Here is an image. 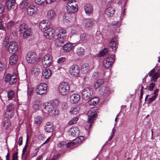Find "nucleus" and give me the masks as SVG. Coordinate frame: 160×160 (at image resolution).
<instances>
[{
  "label": "nucleus",
  "instance_id": "1",
  "mask_svg": "<svg viewBox=\"0 0 160 160\" xmlns=\"http://www.w3.org/2000/svg\"><path fill=\"white\" fill-rule=\"evenodd\" d=\"M50 24L48 21H42L40 23L39 28L43 32L44 36L46 38L51 39L54 36V31L50 28Z\"/></svg>",
  "mask_w": 160,
  "mask_h": 160
},
{
  "label": "nucleus",
  "instance_id": "2",
  "mask_svg": "<svg viewBox=\"0 0 160 160\" xmlns=\"http://www.w3.org/2000/svg\"><path fill=\"white\" fill-rule=\"evenodd\" d=\"M58 90L60 94L62 95H65L69 92V85L68 82H62L59 85Z\"/></svg>",
  "mask_w": 160,
  "mask_h": 160
},
{
  "label": "nucleus",
  "instance_id": "3",
  "mask_svg": "<svg viewBox=\"0 0 160 160\" xmlns=\"http://www.w3.org/2000/svg\"><path fill=\"white\" fill-rule=\"evenodd\" d=\"M98 110L95 107L91 108L88 111L87 115L88 117V122L92 123L95 119V118L97 115Z\"/></svg>",
  "mask_w": 160,
  "mask_h": 160
},
{
  "label": "nucleus",
  "instance_id": "4",
  "mask_svg": "<svg viewBox=\"0 0 160 160\" xmlns=\"http://www.w3.org/2000/svg\"><path fill=\"white\" fill-rule=\"evenodd\" d=\"M81 93L82 98L88 100L92 97L93 92L91 88H86L82 90Z\"/></svg>",
  "mask_w": 160,
  "mask_h": 160
},
{
  "label": "nucleus",
  "instance_id": "5",
  "mask_svg": "<svg viewBox=\"0 0 160 160\" xmlns=\"http://www.w3.org/2000/svg\"><path fill=\"white\" fill-rule=\"evenodd\" d=\"M47 84L42 83L38 85L36 88L37 94L40 95H42L46 94L47 88Z\"/></svg>",
  "mask_w": 160,
  "mask_h": 160
},
{
  "label": "nucleus",
  "instance_id": "6",
  "mask_svg": "<svg viewBox=\"0 0 160 160\" xmlns=\"http://www.w3.org/2000/svg\"><path fill=\"white\" fill-rule=\"evenodd\" d=\"M42 64L46 68L50 66L52 62V57L49 54L45 55L42 59Z\"/></svg>",
  "mask_w": 160,
  "mask_h": 160
},
{
  "label": "nucleus",
  "instance_id": "7",
  "mask_svg": "<svg viewBox=\"0 0 160 160\" xmlns=\"http://www.w3.org/2000/svg\"><path fill=\"white\" fill-rule=\"evenodd\" d=\"M5 80L7 82H9L10 85L14 84L17 81L16 74L14 73L12 75L9 73L7 74L6 76Z\"/></svg>",
  "mask_w": 160,
  "mask_h": 160
},
{
  "label": "nucleus",
  "instance_id": "8",
  "mask_svg": "<svg viewBox=\"0 0 160 160\" xmlns=\"http://www.w3.org/2000/svg\"><path fill=\"white\" fill-rule=\"evenodd\" d=\"M37 56L36 53L32 52H28L27 54L26 58L28 63H33L36 61Z\"/></svg>",
  "mask_w": 160,
  "mask_h": 160
},
{
  "label": "nucleus",
  "instance_id": "9",
  "mask_svg": "<svg viewBox=\"0 0 160 160\" xmlns=\"http://www.w3.org/2000/svg\"><path fill=\"white\" fill-rule=\"evenodd\" d=\"M80 68L76 64H73L69 68V72L70 74L73 77H76L79 74Z\"/></svg>",
  "mask_w": 160,
  "mask_h": 160
},
{
  "label": "nucleus",
  "instance_id": "10",
  "mask_svg": "<svg viewBox=\"0 0 160 160\" xmlns=\"http://www.w3.org/2000/svg\"><path fill=\"white\" fill-rule=\"evenodd\" d=\"M115 60L112 58L109 57L104 59L103 62V65L104 68L109 69L112 67Z\"/></svg>",
  "mask_w": 160,
  "mask_h": 160
},
{
  "label": "nucleus",
  "instance_id": "11",
  "mask_svg": "<svg viewBox=\"0 0 160 160\" xmlns=\"http://www.w3.org/2000/svg\"><path fill=\"white\" fill-rule=\"evenodd\" d=\"M73 145L72 142H61L58 143L57 145V148L61 151L66 150L68 148L70 147Z\"/></svg>",
  "mask_w": 160,
  "mask_h": 160
},
{
  "label": "nucleus",
  "instance_id": "12",
  "mask_svg": "<svg viewBox=\"0 0 160 160\" xmlns=\"http://www.w3.org/2000/svg\"><path fill=\"white\" fill-rule=\"evenodd\" d=\"M116 38H114L111 39L108 45V49L110 51H113L115 53L116 49Z\"/></svg>",
  "mask_w": 160,
  "mask_h": 160
},
{
  "label": "nucleus",
  "instance_id": "13",
  "mask_svg": "<svg viewBox=\"0 0 160 160\" xmlns=\"http://www.w3.org/2000/svg\"><path fill=\"white\" fill-rule=\"evenodd\" d=\"M18 49L17 43L15 42H10L8 48V52L11 53H14Z\"/></svg>",
  "mask_w": 160,
  "mask_h": 160
},
{
  "label": "nucleus",
  "instance_id": "14",
  "mask_svg": "<svg viewBox=\"0 0 160 160\" xmlns=\"http://www.w3.org/2000/svg\"><path fill=\"white\" fill-rule=\"evenodd\" d=\"M68 132L69 134L73 137H77L79 135V130L77 127L71 128Z\"/></svg>",
  "mask_w": 160,
  "mask_h": 160
},
{
  "label": "nucleus",
  "instance_id": "15",
  "mask_svg": "<svg viewBox=\"0 0 160 160\" xmlns=\"http://www.w3.org/2000/svg\"><path fill=\"white\" fill-rule=\"evenodd\" d=\"M70 101L72 103H76L78 102L80 99V96L77 93L71 95L69 97Z\"/></svg>",
  "mask_w": 160,
  "mask_h": 160
},
{
  "label": "nucleus",
  "instance_id": "16",
  "mask_svg": "<svg viewBox=\"0 0 160 160\" xmlns=\"http://www.w3.org/2000/svg\"><path fill=\"white\" fill-rule=\"evenodd\" d=\"M45 112L49 114L53 109V106L51 102H45L43 105Z\"/></svg>",
  "mask_w": 160,
  "mask_h": 160
},
{
  "label": "nucleus",
  "instance_id": "17",
  "mask_svg": "<svg viewBox=\"0 0 160 160\" xmlns=\"http://www.w3.org/2000/svg\"><path fill=\"white\" fill-rule=\"evenodd\" d=\"M66 9L68 13H74L78 10V7H74L71 5L70 3H68L66 6Z\"/></svg>",
  "mask_w": 160,
  "mask_h": 160
},
{
  "label": "nucleus",
  "instance_id": "18",
  "mask_svg": "<svg viewBox=\"0 0 160 160\" xmlns=\"http://www.w3.org/2000/svg\"><path fill=\"white\" fill-rule=\"evenodd\" d=\"M67 33L66 30L65 29H62L58 31V32L56 35L57 37L63 39L66 41Z\"/></svg>",
  "mask_w": 160,
  "mask_h": 160
},
{
  "label": "nucleus",
  "instance_id": "19",
  "mask_svg": "<svg viewBox=\"0 0 160 160\" xmlns=\"http://www.w3.org/2000/svg\"><path fill=\"white\" fill-rule=\"evenodd\" d=\"M16 4V0H7L6 6L8 10L13 9Z\"/></svg>",
  "mask_w": 160,
  "mask_h": 160
},
{
  "label": "nucleus",
  "instance_id": "20",
  "mask_svg": "<svg viewBox=\"0 0 160 160\" xmlns=\"http://www.w3.org/2000/svg\"><path fill=\"white\" fill-rule=\"evenodd\" d=\"M84 9L86 13L88 15H90L93 12V9L91 4H86L84 7Z\"/></svg>",
  "mask_w": 160,
  "mask_h": 160
},
{
  "label": "nucleus",
  "instance_id": "21",
  "mask_svg": "<svg viewBox=\"0 0 160 160\" xmlns=\"http://www.w3.org/2000/svg\"><path fill=\"white\" fill-rule=\"evenodd\" d=\"M92 69V67L87 63L83 64L81 67V70L84 73L88 72Z\"/></svg>",
  "mask_w": 160,
  "mask_h": 160
},
{
  "label": "nucleus",
  "instance_id": "22",
  "mask_svg": "<svg viewBox=\"0 0 160 160\" xmlns=\"http://www.w3.org/2000/svg\"><path fill=\"white\" fill-rule=\"evenodd\" d=\"M56 16V13L54 10L51 9L48 11L47 14V18L49 20H52Z\"/></svg>",
  "mask_w": 160,
  "mask_h": 160
},
{
  "label": "nucleus",
  "instance_id": "23",
  "mask_svg": "<svg viewBox=\"0 0 160 160\" xmlns=\"http://www.w3.org/2000/svg\"><path fill=\"white\" fill-rule=\"evenodd\" d=\"M44 129L46 132H52L53 129V126L51 122H47L44 127Z\"/></svg>",
  "mask_w": 160,
  "mask_h": 160
},
{
  "label": "nucleus",
  "instance_id": "24",
  "mask_svg": "<svg viewBox=\"0 0 160 160\" xmlns=\"http://www.w3.org/2000/svg\"><path fill=\"white\" fill-rule=\"evenodd\" d=\"M37 10V8L34 6H30L27 9L28 14L30 16H32L35 14Z\"/></svg>",
  "mask_w": 160,
  "mask_h": 160
},
{
  "label": "nucleus",
  "instance_id": "25",
  "mask_svg": "<svg viewBox=\"0 0 160 160\" xmlns=\"http://www.w3.org/2000/svg\"><path fill=\"white\" fill-rule=\"evenodd\" d=\"M52 72L49 69H45L42 72V76L44 78H48L51 75Z\"/></svg>",
  "mask_w": 160,
  "mask_h": 160
},
{
  "label": "nucleus",
  "instance_id": "26",
  "mask_svg": "<svg viewBox=\"0 0 160 160\" xmlns=\"http://www.w3.org/2000/svg\"><path fill=\"white\" fill-rule=\"evenodd\" d=\"M73 48L72 44L71 43L65 44L62 47V50L65 52H69Z\"/></svg>",
  "mask_w": 160,
  "mask_h": 160
},
{
  "label": "nucleus",
  "instance_id": "27",
  "mask_svg": "<svg viewBox=\"0 0 160 160\" xmlns=\"http://www.w3.org/2000/svg\"><path fill=\"white\" fill-rule=\"evenodd\" d=\"M18 60V56L16 54H13L9 58V63L11 65H14L16 63Z\"/></svg>",
  "mask_w": 160,
  "mask_h": 160
},
{
  "label": "nucleus",
  "instance_id": "28",
  "mask_svg": "<svg viewBox=\"0 0 160 160\" xmlns=\"http://www.w3.org/2000/svg\"><path fill=\"white\" fill-rule=\"evenodd\" d=\"M108 55H111L110 51L107 48H105L99 53L98 56L101 57Z\"/></svg>",
  "mask_w": 160,
  "mask_h": 160
},
{
  "label": "nucleus",
  "instance_id": "29",
  "mask_svg": "<svg viewBox=\"0 0 160 160\" xmlns=\"http://www.w3.org/2000/svg\"><path fill=\"white\" fill-rule=\"evenodd\" d=\"M66 41L63 39L58 37V38L55 40L54 43L56 46L59 47L62 45Z\"/></svg>",
  "mask_w": 160,
  "mask_h": 160
},
{
  "label": "nucleus",
  "instance_id": "30",
  "mask_svg": "<svg viewBox=\"0 0 160 160\" xmlns=\"http://www.w3.org/2000/svg\"><path fill=\"white\" fill-rule=\"evenodd\" d=\"M23 32V36L24 38L27 39L29 38L32 35L31 29L30 28L27 29Z\"/></svg>",
  "mask_w": 160,
  "mask_h": 160
},
{
  "label": "nucleus",
  "instance_id": "31",
  "mask_svg": "<svg viewBox=\"0 0 160 160\" xmlns=\"http://www.w3.org/2000/svg\"><path fill=\"white\" fill-rule=\"evenodd\" d=\"M42 117L40 116H37L35 117L34 118V123L37 125H39L42 122Z\"/></svg>",
  "mask_w": 160,
  "mask_h": 160
},
{
  "label": "nucleus",
  "instance_id": "32",
  "mask_svg": "<svg viewBox=\"0 0 160 160\" xmlns=\"http://www.w3.org/2000/svg\"><path fill=\"white\" fill-rule=\"evenodd\" d=\"M115 12L114 9L112 7L108 8L106 11V14L108 17H111L113 16Z\"/></svg>",
  "mask_w": 160,
  "mask_h": 160
},
{
  "label": "nucleus",
  "instance_id": "33",
  "mask_svg": "<svg viewBox=\"0 0 160 160\" xmlns=\"http://www.w3.org/2000/svg\"><path fill=\"white\" fill-rule=\"evenodd\" d=\"M109 89L105 86H102L99 89V92L101 94H106L109 92Z\"/></svg>",
  "mask_w": 160,
  "mask_h": 160
},
{
  "label": "nucleus",
  "instance_id": "34",
  "mask_svg": "<svg viewBox=\"0 0 160 160\" xmlns=\"http://www.w3.org/2000/svg\"><path fill=\"white\" fill-rule=\"evenodd\" d=\"M99 102L98 98L95 97L91 99L88 102L89 104L90 105H95L98 104Z\"/></svg>",
  "mask_w": 160,
  "mask_h": 160
},
{
  "label": "nucleus",
  "instance_id": "35",
  "mask_svg": "<svg viewBox=\"0 0 160 160\" xmlns=\"http://www.w3.org/2000/svg\"><path fill=\"white\" fill-rule=\"evenodd\" d=\"M29 28L28 27L27 25L25 23H23L20 24L18 27L19 31L21 33H22L25 31L27 29Z\"/></svg>",
  "mask_w": 160,
  "mask_h": 160
},
{
  "label": "nucleus",
  "instance_id": "36",
  "mask_svg": "<svg viewBox=\"0 0 160 160\" xmlns=\"http://www.w3.org/2000/svg\"><path fill=\"white\" fill-rule=\"evenodd\" d=\"M104 82V80L103 79H99L95 82L94 85V88L95 89L98 88L101 85H102Z\"/></svg>",
  "mask_w": 160,
  "mask_h": 160
},
{
  "label": "nucleus",
  "instance_id": "37",
  "mask_svg": "<svg viewBox=\"0 0 160 160\" xmlns=\"http://www.w3.org/2000/svg\"><path fill=\"white\" fill-rule=\"evenodd\" d=\"M93 24L92 20L91 19H87L84 21V25L86 27H91Z\"/></svg>",
  "mask_w": 160,
  "mask_h": 160
},
{
  "label": "nucleus",
  "instance_id": "38",
  "mask_svg": "<svg viewBox=\"0 0 160 160\" xmlns=\"http://www.w3.org/2000/svg\"><path fill=\"white\" fill-rule=\"evenodd\" d=\"M77 54L79 56H82L84 53V49L82 47H78L77 48Z\"/></svg>",
  "mask_w": 160,
  "mask_h": 160
},
{
  "label": "nucleus",
  "instance_id": "39",
  "mask_svg": "<svg viewBox=\"0 0 160 160\" xmlns=\"http://www.w3.org/2000/svg\"><path fill=\"white\" fill-rule=\"evenodd\" d=\"M79 109L78 107L76 106H74L71 108L70 112L71 114H76L78 112Z\"/></svg>",
  "mask_w": 160,
  "mask_h": 160
},
{
  "label": "nucleus",
  "instance_id": "40",
  "mask_svg": "<svg viewBox=\"0 0 160 160\" xmlns=\"http://www.w3.org/2000/svg\"><path fill=\"white\" fill-rule=\"evenodd\" d=\"M28 4V0H24L20 3L19 5V7L21 9H23L26 8Z\"/></svg>",
  "mask_w": 160,
  "mask_h": 160
},
{
  "label": "nucleus",
  "instance_id": "41",
  "mask_svg": "<svg viewBox=\"0 0 160 160\" xmlns=\"http://www.w3.org/2000/svg\"><path fill=\"white\" fill-rule=\"evenodd\" d=\"M40 73V70L39 69L34 68L32 70V74L34 76H36Z\"/></svg>",
  "mask_w": 160,
  "mask_h": 160
},
{
  "label": "nucleus",
  "instance_id": "42",
  "mask_svg": "<svg viewBox=\"0 0 160 160\" xmlns=\"http://www.w3.org/2000/svg\"><path fill=\"white\" fill-rule=\"evenodd\" d=\"M84 137L83 136H80L75 138L74 141V143H77L78 144H80L84 140Z\"/></svg>",
  "mask_w": 160,
  "mask_h": 160
},
{
  "label": "nucleus",
  "instance_id": "43",
  "mask_svg": "<svg viewBox=\"0 0 160 160\" xmlns=\"http://www.w3.org/2000/svg\"><path fill=\"white\" fill-rule=\"evenodd\" d=\"M14 114V112H11L10 111H8L6 110V111L5 114V116L7 118H8V119H10L12 118Z\"/></svg>",
  "mask_w": 160,
  "mask_h": 160
},
{
  "label": "nucleus",
  "instance_id": "44",
  "mask_svg": "<svg viewBox=\"0 0 160 160\" xmlns=\"http://www.w3.org/2000/svg\"><path fill=\"white\" fill-rule=\"evenodd\" d=\"M40 103L39 102L36 101L34 102L33 105V108L36 111L38 110L40 107Z\"/></svg>",
  "mask_w": 160,
  "mask_h": 160
},
{
  "label": "nucleus",
  "instance_id": "45",
  "mask_svg": "<svg viewBox=\"0 0 160 160\" xmlns=\"http://www.w3.org/2000/svg\"><path fill=\"white\" fill-rule=\"evenodd\" d=\"M67 59V58L65 57H60L58 59L57 63L59 65H62L64 62L66 61Z\"/></svg>",
  "mask_w": 160,
  "mask_h": 160
},
{
  "label": "nucleus",
  "instance_id": "46",
  "mask_svg": "<svg viewBox=\"0 0 160 160\" xmlns=\"http://www.w3.org/2000/svg\"><path fill=\"white\" fill-rule=\"evenodd\" d=\"M14 105L12 103H9L7 106L6 110L8 111H10L11 112H14L13 108Z\"/></svg>",
  "mask_w": 160,
  "mask_h": 160
},
{
  "label": "nucleus",
  "instance_id": "47",
  "mask_svg": "<svg viewBox=\"0 0 160 160\" xmlns=\"http://www.w3.org/2000/svg\"><path fill=\"white\" fill-rule=\"evenodd\" d=\"M14 22L13 21H10L9 22L6 24V26L7 29L8 30H10L14 25Z\"/></svg>",
  "mask_w": 160,
  "mask_h": 160
},
{
  "label": "nucleus",
  "instance_id": "48",
  "mask_svg": "<svg viewBox=\"0 0 160 160\" xmlns=\"http://www.w3.org/2000/svg\"><path fill=\"white\" fill-rule=\"evenodd\" d=\"M14 92L13 90H10L8 92V97L10 99H12L14 98Z\"/></svg>",
  "mask_w": 160,
  "mask_h": 160
},
{
  "label": "nucleus",
  "instance_id": "49",
  "mask_svg": "<svg viewBox=\"0 0 160 160\" xmlns=\"http://www.w3.org/2000/svg\"><path fill=\"white\" fill-rule=\"evenodd\" d=\"M28 136H27L26 142L25 145L22 151V156H23L25 154V152H26L27 147L28 146Z\"/></svg>",
  "mask_w": 160,
  "mask_h": 160
},
{
  "label": "nucleus",
  "instance_id": "50",
  "mask_svg": "<svg viewBox=\"0 0 160 160\" xmlns=\"http://www.w3.org/2000/svg\"><path fill=\"white\" fill-rule=\"evenodd\" d=\"M59 113V111L58 109L53 108V109L49 113L51 115H55L58 114Z\"/></svg>",
  "mask_w": 160,
  "mask_h": 160
},
{
  "label": "nucleus",
  "instance_id": "51",
  "mask_svg": "<svg viewBox=\"0 0 160 160\" xmlns=\"http://www.w3.org/2000/svg\"><path fill=\"white\" fill-rule=\"evenodd\" d=\"M11 126L10 122L8 120L5 121L3 123V126L6 129H8Z\"/></svg>",
  "mask_w": 160,
  "mask_h": 160
},
{
  "label": "nucleus",
  "instance_id": "52",
  "mask_svg": "<svg viewBox=\"0 0 160 160\" xmlns=\"http://www.w3.org/2000/svg\"><path fill=\"white\" fill-rule=\"evenodd\" d=\"M78 117H75L74 118L70 120L68 123L70 125H72V124L75 123L78 120Z\"/></svg>",
  "mask_w": 160,
  "mask_h": 160
},
{
  "label": "nucleus",
  "instance_id": "53",
  "mask_svg": "<svg viewBox=\"0 0 160 160\" xmlns=\"http://www.w3.org/2000/svg\"><path fill=\"white\" fill-rule=\"evenodd\" d=\"M159 77V76H158V73H155L152 76L151 81L156 82V80Z\"/></svg>",
  "mask_w": 160,
  "mask_h": 160
},
{
  "label": "nucleus",
  "instance_id": "54",
  "mask_svg": "<svg viewBox=\"0 0 160 160\" xmlns=\"http://www.w3.org/2000/svg\"><path fill=\"white\" fill-rule=\"evenodd\" d=\"M6 67V65L3 62L0 61V71L4 70Z\"/></svg>",
  "mask_w": 160,
  "mask_h": 160
},
{
  "label": "nucleus",
  "instance_id": "55",
  "mask_svg": "<svg viewBox=\"0 0 160 160\" xmlns=\"http://www.w3.org/2000/svg\"><path fill=\"white\" fill-rule=\"evenodd\" d=\"M9 38L8 37H6L3 40V46L6 47L8 44H9Z\"/></svg>",
  "mask_w": 160,
  "mask_h": 160
},
{
  "label": "nucleus",
  "instance_id": "56",
  "mask_svg": "<svg viewBox=\"0 0 160 160\" xmlns=\"http://www.w3.org/2000/svg\"><path fill=\"white\" fill-rule=\"evenodd\" d=\"M157 98L155 96H153L152 97L149 98L148 100V102L149 104H150L153 102Z\"/></svg>",
  "mask_w": 160,
  "mask_h": 160
},
{
  "label": "nucleus",
  "instance_id": "57",
  "mask_svg": "<svg viewBox=\"0 0 160 160\" xmlns=\"http://www.w3.org/2000/svg\"><path fill=\"white\" fill-rule=\"evenodd\" d=\"M46 0H35V2L38 5H41L45 3Z\"/></svg>",
  "mask_w": 160,
  "mask_h": 160
},
{
  "label": "nucleus",
  "instance_id": "58",
  "mask_svg": "<svg viewBox=\"0 0 160 160\" xmlns=\"http://www.w3.org/2000/svg\"><path fill=\"white\" fill-rule=\"evenodd\" d=\"M155 83L154 82L151 83L150 85L148 87L149 90L151 91H152L153 88L155 86Z\"/></svg>",
  "mask_w": 160,
  "mask_h": 160
},
{
  "label": "nucleus",
  "instance_id": "59",
  "mask_svg": "<svg viewBox=\"0 0 160 160\" xmlns=\"http://www.w3.org/2000/svg\"><path fill=\"white\" fill-rule=\"evenodd\" d=\"M88 36V35H87L85 34H82L80 36V38L82 41H84L87 39Z\"/></svg>",
  "mask_w": 160,
  "mask_h": 160
},
{
  "label": "nucleus",
  "instance_id": "60",
  "mask_svg": "<svg viewBox=\"0 0 160 160\" xmlns=\"http://www.w3.org/2000/svg\"><path fill=\"white\" fill-rule=\"evenodd\" d=\"M18 152L14 153L12 154V160H18Z\"/></svg>",
  "mask_w": 160,
  "mask_h": 160
},
{
  "label": "nucleus",
  "instance_id": "61",
  "mask_svg": "<svg viewBox=\"0 0 160 160\" xmlns=\"http://www.w3.org/2000/svg\"><path fill=\"white\" fill-rule=\"evenodd\" d=\"M68 3H70L71 5L74 7L77 6L76 4V2L75 0H70L68 2Z\"/></svg>",
  "mask_w": 160,
  "mask_h": 160
},
{
  "label": "nucleus",
  "instance_id": "62",
  "mask_svg": "<svg viewBox=\"0 0 160 160\" xmlns=\"http://www.w3.org/2000/svg\"><path fill=\"white\" fill-rule=\"evenodd\" d=\"M159 91V89H157L154 91L153 94L154 95V96H155L156 98L158 97Z\"/></svg>",
  "mask_w": 160,
  "mask_h": 160
},
{
  "label": "nucleus",
  "instance_id": "63",
  "mask_svg": "<svg viewBox=\"0 0 160 160\" xmlns=\"http://www.w3.org/2000/svg\"><path fill=\"white\" fill-rule=\"evenodd\" d=\"M22 137H20L19 139L18 145L19 146H21L22 144Z\"/></svg>",
  "mask_w": 160,
  "mask_h": 160
},
{
  "label": "nucleus",
  "instance_id": "64",
  "mask_svg": "<svg viewBox=\"0 0 160 160\" xmlns=\"http://www.w3.org/2000/svg\"><path fill=\"white\" fill-rule=\"evenodd\" d=\"M155 69L154 68H153L151 70L150 72L148 73V75L150 77H151L152 76L153 73L155 72Z\"/></svg>",
  "mask_w": 160,
  "mask_h": 160
}]
</instances>
